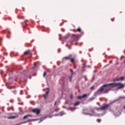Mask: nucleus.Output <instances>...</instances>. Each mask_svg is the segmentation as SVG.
<instances>
[{
	"label": "nucleus",
	"instance_id": "f257e3e1",
	"mask_svg": "<svg viewBox=\"0 0 125 125\" xmlns=\"http://www.w3.org/2000/svg\"><path fill=\"white\" fill-rule=\"evenodd\" d=\"M109 85H111L112 87H116V86H117V89H121L125 87V85H124L122 83H111L104 84L103 87H101L100 89V92H103V91L105 89V87L109 86Z\"/></svg>",
	"mask_w": 125,
	"mask_h": 125
},
{
	"label": "nucleus",
	"instance_id": "f03ea898",
	"mask_svg": "<svg viewBox=\"0 0 125 125\" xmlns=\"http://www.w3.org/2000/svg\"><path fill=\"white\" fill-rule=\"evenodd\" d=\"M79 38H80V35H73L72 36V39L71 41L72 42H78L79 41Z\"/></svg>",
	"mask_w": 125,
	"mask_h": 125
},
{
	"label": "nucleus",
	"instance_id": "7ed1b4c3",
	"mask_svg": "<svg viewBox=\"0 0 125 125\" xmlns=\"http://www.w3.org/2000/svg\"><path fill=\"white\" fill-rule=\"evenodd\" d=\"M46 90L47 91H46L45 94L43 95L45 100H46V99H47V97H48V93H49V89H48V88H47L46 89H43L44 91H45V90Z\"/></svg>",
	"mask_w": 125,
	"mask_h": 125
},
{
	"label": "nucleus",
	"instance_id": "20e7f679",
	"mask_svg": "<svg viewBox=\"0 0 125 125\" xmlns=\"http://www.w3.org/2000/svg\"><path fill=\"white\" fill-rule=\"evenodd\" d=\"M110 106V104H103L102 106H101L100 108H99V110H106L108 107Z\"/></svg>",
	"mask_w": 125,
	"mask_h": 125
},
{
	"label": "nucleus",
	"instance_id": "39448f33",
	"mask_svg": "<svg viewBox=\"0 0 125 125\" xmlns=\"http://www.w3.org/2000/svg\"><path fill=\"white\" fill-rule=\"evenodd\" d=\"M32 111L33 113H35V114H36L37 115H39L41 112V110H40V109L38 108H35L34 109H32Z\"/></svg>",
	"mask_w": 125,
	"mask_h": 125
},
{
	"label": "nucleus",
	"instance_id": "423d86ee",
	"mask_svg": "<svg viewBox=\"0 0 125 125\" xmlns=\"http://www.w3.org/2000/svg\"><path fill=\"white\" fill-rule=\"evenodd\" d=\"M70 71L71 72V76H68V79L70 82H72V78H73V75H74V72H73V69H70Z\"/></svg>",
	"mask_w": 125,
	"mask_h": 125
},
{
	"label": "nucleus",
	"instance_id": "0eeeda50",
	"mask_svg": "<svg viewBox=\"0 0 125 125\" xmlns=\"http://www.w3.org/2000/svg\"><path fill=\"white\" fill-rule=\"evenodd\" d=\"M28 117H32V115L31 114H28L27 115H25L23 117V119L25 120V119H27Z\"/></svg>",
	"mask_w": 125,
	"mask_h": 125
},
{
	"label": "nucleus",
	"instance_id": "6e6552de",
	"mask_svg": "<svg viewBox=\"0 0 125 125\" xmlns=\"http://www.w3.org/2000/svg\"><path fill=\"white\" fill-rule=\"evenodd\" d=\"M80 103H81V102H77L74 104V106H78V105H80Z\"/></svg>",
	"mask_w": 125,
	"mask_h": 125
},
{
	"label": "nucleus",
	"instance_id": "1a4fd4ad",
	"mask_svg": "<svg viewBox=\"0 0 125 125\" xmlns=\"http://www.w3.org/2000/svg\"><path fill=\"white\" fill-rule=\"evenodd\" d=\"M15 118H16V116H10V117H8L7 119H15Z\"/></svg>",
	"mask_w": 125,
	"mask_h": 125
},
{
	"label": "nucleus",
	"instance_id": "9d476101",
	"mask_svg": "<svg viewBox=\"0 0 125 125\" xmlns=\"http://www.w3.org/2000/svg\"><path fill=\"white\" fill-rule=\"evenodd\" d=\"M124 80H125L124 77H121L119 78V81H122V82H123V81H124Z\"/></svg>",
	"mask_w": 125,
	"mask_h": 125
},
{
	"label": "nucleus",
	"instance_id": "9b49d317",
	"mask_svg": "<svg viewBox=\"0 0 125 125\" xmlns=\"http://www.w3.org/2000/svg\"><path fill=\"white\" fill-rule=\"evenodd\" d=\"M29 122H31V121L27 120V121H25V122H22V123L20 124V125H22V124H26V123H29Z\"/></svg>",
	"mask_w": 125,
	"mask_h": 125
},
{
	"label": "nucleus",
	"instance_id": "f8f14e48",
	"mask_svg": "<svg viewBox=\"0 0 125 125\" xmlns=\"http://www.w3.org/2000/svg\"><path fill=\"white\" fill-rule=\"evenodd\" d=\"M71 57H64L63 58V59H67V60H69V59H70Z\"/></svg>",
	"mask_w": 125,
	"mask_h": 125
},
{
	"label": "nucleus",
	"instance_id": "ddd939ff",
	"mask_svg": "<svg viewBox=\"0 0 125 125\" xmlns=\"http://www.w3.org/2000/svg\"><path fill=\"white\" fill-rule=\"evenodd\" d=\"M119 81H120L119 78H116L115 79L113 80V82H119Z\"/></svg>",
	"mask_w": 125,
	"mask_h": 125
},
{
	"label": "nucleus",
	"instance_id": "4468645a",
	"mask_svg": "<svg viewBox=\"0 0 125 125\" xmlns=\"http://www.w3.org/2000/svg\"><path fill=\"white\" fill-rule=\"evenodd\" d=\"M70 59V61H71V62H72V63L75 62V59H74V58H70V59Z\"/></svg>",
	"mask_w": 125,
	"mask_h": 125
},
{
	"label": "nucleus",
	"instance_id": "2eb2a0df",
	"mask_svg": "<svg viewBox=\"0 0 125 125\" xmlns=\"http://www.w3.org/2000/svg\"><path fill=\"white\" fill-rule=\"evenodd\" d=\"M111 90V89H109L108 90H105L104 93H108V92L110 91Z\"/></svg>",
	"mask_w": 125,
	"mask_h": 125
},
{
	"label": "nucleus",
	"instance_id": "dca6fc26",
	"mask_svg": "<svg viewBox=\"0 0 125 125\" xmlns=\"http://www.w3.org/2000/svg\"><path fill=\"white\" fill-rule=\"evenodd\" d=\"M87 96V95L84 94L83 95H82V98H85Z\"/></svg>",
	"mask_w": 125,
	"mask_h": 125
},
{
	"label": "nucleus",
	"instance_id": "f3484780",
	"mask_svg": "<svg viewBox=\"0 0 125 125\" xmlns=\"http://www.w3.org/2000/svg\"><path fill=\"white\" fill-rule=\"evenodd\" d=\"M29 54V52L28 51H25L24 52V55H28Z\"/></svg>",
	"mask_w": 125,
	"mask_h": 125
},
{
	"label": "nucleus",
	"instance_id": "a211bd4d",
	"mask_svg": "<svg viewBox=\"0 0 125 125\" xmlns=\"http://www.w3.org/2000/svg\"><path fill=\"white\" fill-rule=\"evenodd\" d=\"M77 32H80L82 31V29H81V28H77Z\"/></svg>",
	"mask_w": 125,
	"mask_h": 125
},
{
	"label": "nucleus",
	"instance_id": "6ab92c4d",
	"mask_svg": "<svg viewBox=\"0 0 125 125\" xmlns=\"http://www.w3.org/2000/svg\"><path fill=\"white\" fill-rule=\"evenodd\" d=\"M78 99H83V96H79L78 97Z\"/></svg>",
	"mask_w": 125,
	"mask_h": 125
},
{
	"label": "nucleus",
	"instance_id": "aec40b11",
	"mask_svg": "<svg viewBox=\"0 0 125 125\" xmlns=\"http://www.w3.org/2000/svg\"><path fill=\"white\" fill-rule=\"evenodd\" d=\"M46 72H44V73H43V77H45V76H46Z\"/></svg>",
	"mask_w": 125,
	"mask_h": 125
},
{
	"label": "nucleus",
	"instance_id": "412c9836",
	"mask_svg": "<svg viewBox=\"0 0 125 125\" xmlns=\"http://www.w3.org/2000/svg\"><path fill=\"white\" fill-rule=\"evenodd\" d=\"M86 67V65L85 64H84L83 66H82V69H84V68H85Z\"/></svg>",
	"mask_w": 125,
	"mask_h": 125
},
{
	"label": "nucleus",
	"instance_id": "4be33fe9",
	"mask_svg": "<svg viewBox=\"0 0 125 125\" xmlns=\"http://www.w3.org/2000/svg\"><path fill=\"white\" fill-rule=\"evenodd\" d=\"M97 121L98 122V123H100V122H101V120L100 119H97Z\"/></svg>",
	"mask_w": 125,
	"mask_h": 125
},
{
	"label": "nucleus",
	"instance_id": "5701e85b",
	"mask_svg": "<svg viewBox=\"0 0 125 125\" xmlns=\"http://www.w3.org/2000/svg\"><path fill=\"white\" fill-rule=\"evenodd\" d=\"M70 98L71 99H73V95L72 94L70 95Z\"/></svg>",
	"mask_w": 125,
	"mask_h": 125
},
{
	"label": "nucleus",
	"instance_id": "b1692460",
	"mask_svg": "<svg viewBox=\"0 0 125 125\" xmlns=\"http://www.w3.org/2000/svg\"><path fill=\"white\" fill-rule=\"evenodd\" d=\"M57 103V102L56 101V102H55V104H54V106H56Z\"/></svg>",
	"mask_w": 125,
	"mask_h": 125
},
{
	"label": "nucleus",
	"instance_id": "393cba45",
	"mask_svg": "<svg viewBox=\"0 0 125 125\" xmlns=\"http://www.w3.org/2000/svg\"><path fill=\"white\" fill-rule=\"evenodd\" d=\"M86 115H90V116H92V114L89 113H86Z\"/></svg>",
	"mask_w": 125,
	"mask_h": 125
},
{
	"label": "nucleus",
	"instance_id": "a878e982",
	"mask_svg": "<svg viewBox=\"0 0 125 125\" xmlns=\"http://www.w3.org/2000/svg\"><path fill=\"white\" fill-rule=\"evenodd\" d=\"M13 92L14 94H16V91H14Z\"/></svg>",
	"mask_w": 125,
	"mask_h": 125
},
{
	"label": "nucleus",
	"instance_id": "bb28decb",
	"mask_svg": "<svg viewBox=\"0 0 125 125\" xmlns=\"http://www.w3.org/2000/svg\"><path fill=\"white\" fill-rule=\"evenodd\" d=\"M93 88H94V87L93 86H92L90 87V89H93Z\"/></svg>",
	"mask_w": 125,
	"mask_h": 125
},
{
	"label": "nucleus",
	"instance_id": "cd10ccee",
	"mask_svg": "<svg viewBox=\"0 0 125 125\" xmlns=\"http://www.w3.org/2000/svg\"><path fill=\"white\" fill-rule=\"evenodd\" d=\"M86 67H88V68H90V66H89V65L86 66Z\"/></svg>",
	"mask_w": 125,
	"mask_h": 125
},
{
	"label": "nucleus",
	"instance_id": "c85d7f7f",
	"mask_svg": "<svg viewBox=\"0 0 125 125\" xmlns=\"http://www.w3.org/2000/svg\"><path fill=\"white\" fill-rule=\"evenodd\" d=\"M124 109H125V105L124 106Z\"/></svg>",
	"mask_w": 125,
	"mask_h": 125
},
{
	"label": "nucleus",
	"instance_id": "c756f323",
	"mask_svg": "<svg viewBox=\"0 0 125 125\" xmlns=\"http://www.w3.org/2000/svg\"><path fill=\"white\" fill-rule=\"evenodd\" d=\"M111 21H112V22H113L114 20H113L112 19H111Z\"/></svg>",
	"mask_w": 125,
	"mask_h": 125
},
{
	"label": "nucleus",
	"instance_id": "7c9ffc66",
	"mask_svg": "<svg viewBox=\"0 0 125 125\" xmlns=\"http://www.w3.org/2000/svg\"><path fill=\"white\" fill-rule=\"evenodd\" d=\"M92 113H94V111L93 110H92Z\"/></svg>",
	"mask_w": 125,
	"mask_h": 125
},
{
	"label": "nucleus",
	"instance_id": "2f4dec72",
	"mask_svg": "<svg viewBox=\"0 0 125 125\" xmlns=\"http://www.w3.org/2000/svg\"><path fill=\"white\" fill-rule=\"evenodd\" d=\"M34 66H36V63H34Z\"/></svg>",
	"mask_w": 125,
	"mask_h": 125
},
{
	"label": "nucleus",
	"instance_id": "473e14b6",
	"mask_svg": "<svg viewBox=\"0 0 125 125\" xmlns=\"http://www.w3.org/2000/svg\"><path fill=\"white\" fill-rule=\"evenodd\" d=\"M7 38H9L10 37L9 36H7Z\"/></svg>",
	"mask_w": 125,
	"mask_h": 125
},
{
	"label": "nucleus",
	"instance_id": "72a5a7b5",
	"mask_svg": "<svg viewBox=\"0 0 125 125\" xmlns=\"http://www.w3.org/2000/svg\"><path fill=\"white\" fill-rule=\"evenodd\" d=\"M0 40H1V39L0 38Z\"/></svg>",
	"mask_w": 125,
	"mask_h": 125
}]
</instances>
